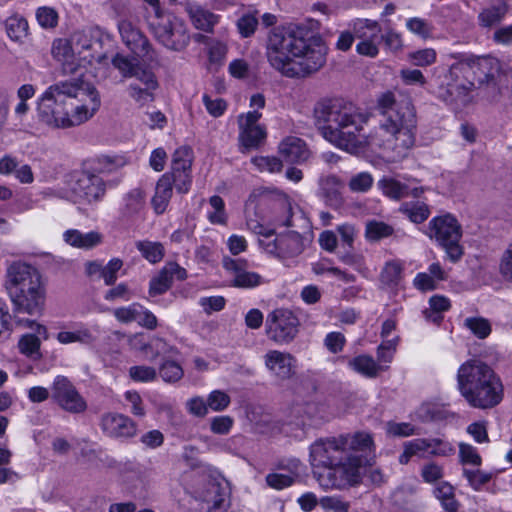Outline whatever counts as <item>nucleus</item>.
<instances>
[{"instance_id": "f257e3e1", "label": "nucleus", "mask_w": 512, "mask_h": 512, "mask_svg": "<svg viewBox=\"0 0 512 512\" xmlns=\"http://www.w3.org/2000/svg\"><path fill=\"white\" fill-rule=\"evenodd\" d=\"M376 108L383 119L368 136L363 134L367 116L341 99H322L313 108V118L321 135L336 147L355 153L367 144L404 157L415 143L416 112L409 97L385 91Z\"/></svg>"}, {"instance_id": "f03ea898", "label": "nucleus", "mask_w": 512, "mask_h": 512, "mask_svg": "<svg viewBox=\"0 0 512 512\" xmlns=\"http://www.w3.org/2000/svg\"><path fill=\"white\" fill-rule=\"evenodd\" d=\"M328 47L323 38L304 24H289L272 30L266 57L272 68L288 78H305L326 63Z\"/></svg>"}, {"instance_id": "7ed1b4c3", "label": "nucleus", "mask_w": 512, "mask_h": 512, "mask_svg": "<svg viewBox=\"0 0 512 512\" xmlns=\"http://www.w3.org/2000/svg\"><path fill=\"white\" fill-rule=\"evenodd\" d=\"M101 106L97 89L81 78L56 82L38 97V121L49 129H69L92 119Z\"/></svg>"}, {"instance_id": "20e7f679", "label": "nucleus", "mask_w": 512, "mask_h": 512, "mask_svg": "<svg viewBox=\"0 0 512 512\" xmlns=\"http://www.w3.org/2000/svg\"><path fill=\"white\" fill-rule=\"evenodd\" d=\"M457 388L461 396L476 409H491L503 399V385L494 370L485 362L471 359L457 371Z\"/></svg>"}, {"instance_id": "39448f33", "label": "nucleus", "mask_w": 512, "mask_h": 512, "mask_svg": "<svg viewBox=\"0 0 512 512\" xmlns=\"http://www.w3.org/2000/svg\"><path fill=\"white\" fill-rule=\"evenodd\" d=\"M6 288L17 312L34 315L45 303L46 290L37 268L24 262H14L7 269Z\"/></svg>"}, {"instance_id": "423d86ee", "label": "nucleus", "mask_w": 512, "mask_h": 512, "mask_svg": "<svg viewBox=\"0 0 512 512\" xmlns=\"http://www.w3.org/2000/svg\"><path fill=\"white\" fill-rule=\"evenodd\" d=\"M428 235L443 247L452 262H457L463 255L459 244L462 238V227L452 214L434 217L428 226Z\"/></svg>"}, {"instance_id": "0eeeda50", "label": "nucleus", "mask_w": 512, "mask_h": 512, "mask_svg": "<svg viewBox=\"0 0 512 512\" xmlns=\"http://www.w3.org/2000/svg\"><path fill=\"white\" fill-rule=\"evenodd\" d=\"M362 466V458H349L346 464L313 467V473L324 489H342L360 482Z\"/></svg>"}, {"instance_id": "6e6552de", "label": "nucleus", "mask_w": 512, "mask_h": 512, "mask_svg": "<svg viewBox=\"0 0 512 512\" xmlns=\"http://www.w3.org/2000/svg\"><path fill=\"white\" fill-rule=\"evenodd\" d=\"M150 28L155 39L171 51H183L190 43L186 24L171 14L151 20Z\"/></svg>"}, {"instance_id": "1a4fd4ad", "label": "nucleus", "mask_w": 512, "mask_h": 512, "mask_svg": "<svg viewBox=\"0 0 512 512\" xmlns=\"http://www.w3.org/2000/svg\"><path fill=\"white\" fill-rule=\"evenodd\" d=\"M299 326V319L292 311L275 309L267 316L266 335L278 345H287L296 338Z\"/></svg>"}, {"instance_id": "9d476101", "label": "nucleus", "mask_w": 512, "mask_h": 512, "mask_svg": "<svg viewBox=\"0 0 512 512\" xmlns=\"http://www.w3.org/2000/svg\"><path fill=\"white\" fill-rule=\"evenodd\" d=\"M342 440L338 437L320 439L310 447V461L313 467L346 464L349 458L360 456L345 453Z\"/></svg>"}, {"instance_id": "9b49d317", "label": "nucleus", "mask_w": 512, "mask_h": 512, "mask_svg": "<svg viewBox=\"0 0 512 512\" xmlns=\"http://www.w3.org/2000/svg\"><path fill=\"white\" fill-rule=\"evenodd\" d=\"M453 453V446L441 439L416 438L403 444V452L399 457V462L407 464L412 457L449 456Z\"/></svg>"}, {"instance_id": "f8f14e48", "label": "nucleus", "mask_w": 512, "mask_h": 512, "mask_svg": "<svg viewBox=\"0 0 512 512\" xmlns=\"http://www.w3.org/2000/svg\"><path fill=\"white\" fill-rule=\"evenodd\" d=\"M51 397L59 407L69 413H82L87 409L85 399L66 376L58 375L54 378Z\"/></svg>"}, {"instance_id": "ddd939ff", "label": "nucleus", "mask_w": 512, "mask_h": 512, "mask_svg": "<svg viewBox=\"0 0 512 512\" xmlns=\"http://www.w3.org/2000/svg\"><path fill=\"white\" fill-rule=\"evenodd\" d=\"M261 117L262 114L257 110L238 116L239 142L242 150L257 149L265 142L266 127L258 123Z\"/></svg>"}, {"instance_id": "4468645a", "label": "nucleus", "mask_w": 512, "mask_h": 512, "mask_svg": "<svg viewBox=\"0 0 512 512\" xmlns=\"http://www.w3.org/2000/svg\"><path fill=\"white\" fill-rule=\"evenodd\" d=\"M265 250L290 265L304 250L302 236L294 231L280 235L264 245Z\"/></svg>"}, {"instance_id": "2eb2a0df", "label": "nucleus", "mask_w": 512, "mask_h": 512, "mask_svg": "<svg viewBox=\"0 0 512 512\" xmlns=\"http://www.w3.org/2000/svg\"><path fill=\"white\" fill-rule=\"evenodd\" d=\"M119 32L123 42L134 54L150 62L157 61L158 54L149 40L131 22L121 21L119 23Z\"/></svg>"}, {"instance_id": "dca6fc26", "label": "nucleus", "mask_w": 512, "mask_h": 512, "mask_svg": "<svg viewBox=\"0 0 512 512\" xmlns=\"http://www.w3.org/2000/svg\"><path fill=\"white\" fill-rule=\"evenodd\" d=\"M105 193L104 180L95 174L83 173L73 187L75 201L83 204H95L103 199Z\"/></svg>"}, {"instance_id": "f3484780", "label": "nucleus", "mask_w": 512, "mask_h": 512, "mask_svg": "<svg viewBox=\"0 0 512 512\" xmlns=\"http://www.w3.org/2000/svg\"><path fill=\"white\" fill-rule=\"evenodd\" d=\"M100 427L104 434L112 438H130L136 435L137 426L129 417L108 412L101 416Z\"/></svg>"}, {"instance_id": "a211bd4d", "label": "nucleus", "mask_w": 512, "mask_h": 512, "mask_svg": "<svg viewBox=\"0 0 512 512\" xmlns=\"http://www.w3.org/2000/svg\"><path fill=\"white\" fill-rule=\"evenodd\" d=\"M263 361L265 368L277 379L287 380L294 374L295 358L289 352L268 350Z\"/></svg>"}, {"instance_id": "6ab92c4d", "label": "nucleus", "mask_w": 512, "mask_h": 512, "mask_svg": "<svg viewBox=\"0 0 512 512\" xmlns=\"http://www.w3.org/2000/svg\"><path fill=\"white\" fill-rule=\"evenodd\" d=\"M186 278L187 272L183 267L176 262H168L150 281L149 294L150 296L161 295L170 289L174 279L183 281Z\"/></svg>"}, {"instance_id": "aec40b11", "label": "nucleus", "mask_w": 512, "mask_h": 512, "mask_svg": "<svg viewBox=\"0 0 512 512\" xmlns=\"http://www.w3.org/2000/svg\"><path fill=\"white\" fill-rule=\"evenodd\" d=\"M280 155L291 163H303L310 157V151L306 143L294 136L284 138L278 147Z\"/></svg>"}, {"instance_id": "412c9836", "label": "nucleus", "mask_w": 512, "mask_h": 512, "mask_svg": "<svg viewBox=\"0 0 512 512\" xmlns=\"http://www.w3.org/2000/svg\"><path fill=\"white\" fill-rule=\"evenodd\" d=\"M184 10L188 14L193 26L198 30L211 32L218 22L217 15L197 3L190 1L185 2Z\"/></svg>"}, {"instance_id": "4be33fe9", "label": "nucleus", "mask_w": 512, "mask_h": 512, "mask_svg": "<svg viewBox=\"0 0 512 512\" xmlns=\"http://www.w3.org/2000/svg\"><path fill=\"white\" fill-rule=\"evenodd\" d=\"M224 267L234 273L232 285L235 287L253 288L262 282V277L258 273L245 270L239 261L226 259Z\"/></svg>"}, {"instance_id": "5701e85b", "label": "nucleus", "mask_w": 512, "mask_h": 512, "mask_svg": "<svg viewBox=\"0 0 512 512\" xmlns=\"http://www.w3.org/2000/svg\"><path fill=\"white\" fill-rule=\"evenodd\" d=\"M63 240L74 248L88 250L100 245L103 235L98 231L83 233L77 229H69L63 233Z\"/></svg>"}, {"instance_id": "b1692460", "label": "nucleus", "mask_w": 512, "mask_h": 512, "mask_svg": "<svg viewBox=\"0 0 512 512\" xmlns=\"http://www.w3.org/2000/svg\"><path fill=\"white\" fill-rule=\"evenodd\" d=\"M345 453L353 455V453H367L375 450L373 437L367 432H356L353 434L340 435Z\"/></svg>"}, {"instance_id": "393cba45", "label": "nucleus", "mask_w": 512, "mask_h": 512, "mask_svg": "<svg viewBox=\"0 0 512 512\" xmlns=\"http://www.w3.org/2000/svg\"><path fill=\"white\" fill-rule=\"evenodd\" d=\"M168 174H163L156 183L155 193L151 204L156 214H163L172 198L173 185L172 179Z\"/></svg>"}, {"instance_id": "a878e982", "label": "nucleus", "mask_w": 512, "mask_h": 512, "mask_svg": "<svg viewBox=\"0 0 512 512\" xmlns=\"http://www.w3.org/2000/svg\"><path fill=\"white\" fill-rule=\"evenodd\" d=\"M56 339L60 344L68 345L80 343L83 345H92L96 341V336L92 331L84 326H79L73 330H62L57 333Z\"/></svg>"}, {"instance_id": "bb28decb", "label": "nucleus", "mask_w": 512, "mask_h": 512, "mask_svg": "<svg viewBox=\"0 0 512 512\" xmlns=\"http://www.w3.org/2000/svg\"><path fill=\"white\" fill-rule=\"evenodd\" d=\"M139 349L146 356L151 355V359L174 356L178 354V349L175 346L170 345L165 339L161 337H152L149 342L141 343Z\"/></svg>"}, {"instance_id": "cd10ccee", "label": "nucleus", "mask_w": 512, "mask_h": 512, "mask_svg": "<svg viewBox=\"0 0 512 512\" xmlns=\"http://www.w3.org/2000/svg\"><path fill=\"white\" fill-rule=\"evenodd\" d=\"M468 62L470 70L473 73L478 72L486 80L493 78L500 70L499 60L490 55L471 57L468 59Z\"/></svg>"}, {"instance_id": "c85d7f7f", "label": "nucleus", "mask_w": 512, "mask_h": 512, "mask_svg": "<svg viewBox=\"0 0 512 512\" xmlns=\"http://www.w3.org/2000/svg\"><path fill=\"white\" fill-rule=\"evenodd\" d=\"M320 191L330 205L342 203L341 190L343 182L335 175H327L319 180Z\"/></svg>"}, {"instance_id": "c756f323", "label": "nucleus", "mask_w": 512, "mask_h": 512, "mask_svg": "<svg viewBox=\"0 0 512 512\" xmlns=\"http://www.w3.org/2000/svg\"><path fill=\"white\" fill-rule=\"evenodd\" d=\"M507 13L508 6L504 2L483 8L478 14L479 25L484 28H490L500 23Z\"/></svg>"}, {"instance_id": "7c9ffc66", "label": "nucleus", "mask_w": 512, "mask_h": 512, "mask_svg": "<svg viewBox=\"0 0 512 512\" xmlns=\"http://www.w3.org/2000/svg\"><path fill=\"white\" fill-rule=\"evenodd\" d=\"M18 351L33 361H39L43 355L41 352V340L38 336L32 333L22 335L17 343Z\"/></svg>"}, {"instance_id": "2f4dec72", "label": "nucleus", "mask_w": 512, "mask_h": 512, "mask_svg": "<svg viewBox=\"0 0 512 512\" xmlns=\"http://www.w3.org/2000/svg\"><path fill=\"white\" fill-rule=\"evenodd\" d=\"M8 37L15 42H22L29 34V24L25 17L14 14L5 21Z\"/></svg>"}, {"instance_id": "473e14b6", "label": "nucleus", "mask_w": 512, "mask_h": 512, "mask_svg": "<svg viewBox=\"0 0 512 512\" xmlns=\"http://www.w3.org/2000/svg\"><path fill=\"white\" fill-rule=\"evenodd\" d=\"M146 203V193L140 188L131 189L124 197L123 214L125 216H133L140 213Z\"/></svg>"}, {"instance_id": "72a5a7b5", "label": "nucleus", "mask_w": 512, "mask_h": 512, "mask_svg": "<svg viewBox=\"0 0 512 512\" xmlns=\"http://www.w3.org/2000/svg\"><path fill=\"white\" fill-rule=\"evenodd\" d=\"M349 367L368 378L376 377L382 369V367L368 355H359L351 359L349 361Z\"/></svg>"}, {"instance_id": "f704fd0d", "label": "nucleus", "mask_w": 512, "mask_h": 512, "mask_svg": "<svg viewBox=\"0 0 512 512\" xmlns=\"http://www.w3.org/2000/svg\"><path fill=\"white\" fill-rule=\"evenodd\" d=\"M135 245L141 255L152 264L162 261L165 256L164 246L160 242L143 240L137 241Z\"/></svg>"}, {"instance_id": "c9c22d12", "label": "nucleus", "mask_w": 512, "mask_h": 512, "mask_svg": "<svg viewBox=\"0 0 512 512\" xmlns=\"http://www.w3.org/2000/svg\"><path fill=\"white\" fill-rule=\"evenodd\" d=\"M470 66L468 59L464 61H459L457 63H454L451 65L447 78L450 79L451 82L448 83V85L453 88V86H459L463 88L464 90H469L474 84L471 81L467 82H460L458 84V81L460 78H465L466 74L470 72Z\"/></svg>"}, {"instance_id": "e433bc0d", "label": "nucleus", "mask_w": 512, "mask_h": 512, "mask_svg": "<svg viewBox=\"0 0 512 512\" xmlns=\"http://www.w3.org/2000/svg\"><path fill=\"white\" fill-rule=\"evenodd\" d=\"M381 27L376 21L363 19L357 20L353 24V35L360 41L367 40L369 38H379Z\"/></svg>"}, {"instance_id": "4c0bfd02", "label": "nucleus", "mask_w": 512, "mask_h": 512, "mask_svg": "<svg viewBox=\"0 0 512 512\" xmlns=\"http://www.w3.org/2000/svg\"><path fill=\"white\" fill-rule=\"evenodd\" d=\"M193 162V151L190 147L182 146L176 149L172 155L171 171H190Z\"/></svg>"}, {"instance_id": "58836bf2", "label": "nucleus", "mask_w": 512, "mask_h": 512, "mask_svg": "<svg viewBox=\"0 0 512 512\" xmlns=\"http://www.w3.org/2000/svg\"><path fill=\"white\" fill-rule=\"evenodd\" d=\"M383 193L395 200L409 196V186L393 178H384L379 182Z\"/></svg>"}, {"instance_id": "ea45409f", "label": "nucleus", "mask_w": 512, "mask_h": 512, "mask_svg": "<svg viewBox=\"0 0 512 512\" xmlns=\"http://www.w3.org/2000/svg\"><path fill=\"white\" fill-rule=\"evenodd\" d=\"M394 229L392 226L382 221L370 220L366 223L365 237L368 241L376 242L382 238L392 235Z\"/></svg>"}, {"instance_id": "a19ab883", "label": "nucleus", "mask_w": 512, "mask_h": 512, "mask_svg": "<svg viewBox=\"0 0 512 512\" xmlns=\"http://www.w3.org/2000/svg\"><path fill=\"white\" fill-rule=\"evenodd\" d=\"M436 497L441 501L447 512H457L458 502L455 500L454 488L448 482L440 483L435 489Z\"/></svg>"}, {"instance_id": "79ce46f5", "label": "nucleus", "mask_w": 512, "mask_h": 512, "mask_svg": "<svg viewBox=\"0 0 512 512\" xmlns=\"http://www.w3.org/2000/svg\"><path fill=\"white\" fill-rule=\"evenodd\" d=\"M198 496L203 502L211 505L214 509L220 508L224 502L221 487L215 482H209L205 488L199 492Z\"/></svg>"}, {"instance_id": "37998d69", "label": "nucleus", "mask_w": 512, "mask_h": 512, "mask_svg": "<svg viewBox=\"0 0 512 512\" xmlns=\"http://www.w3.org/2000/svg\"><path fill=\"white\" fill-rule=\"evenodd\" d=\"M403 265L397 260L389 261L385 264L380 279L388 286H396L402 279Z\"/></svg>"}, {"instance_id": "c03bdc74", "label": "nucleus", "mask_w": 512, "mask_h": 512, "mask_svg": "<svg viewBox=\"0 0 512 512\" xmlns=\"http://www.w3.org/2000/svg\"><path fill=\"white\" fill-rule=\"evenodd\" d=\"M158 87L143 86L138 83H131L128 87L129 96L140 106L154 101V92Z\"/></svg>"}, {"instance_id": "a18cd8bd", "label": "nucleus", "mask_w": 512, "mask_h": 512, "mask_svg": "<svg viewBox=\"0 0 512 512\" xmlns=\"http://www.w3.org/2000/svg\"><path fill=\"white\" fill-rule=\"evenodd\" d=\"M406 28L422 39L432 38L434 26L431 22L420 17H412L406 21Z\"/></svg>"}, {"instance_id": "49530a36", "label": "nucleus", "mask_w": 512, "mask_h": 512, "mask_svg": "<svg viewBox=\"0 0 512 512\" xmlns=\"http://www.w3.org/2000/svg\"><path fill=\"white\" fill-rule=\"evenodd\" d=\"M400 211L403 212L412 222L422 223L430 214V210L425 203H405L401 206Z\"/></svg>"}, {"instance_id": "de8ad7c7", "label": "nucleus", "mask_w": 512, "mask_h": 512, "mask_svg": "<svg viewBox=\"0 0 512 512\" xmlns=\"http://www.w3.org/2000/svg\"><path fill=\"white\" fill-rule=\"evenodd\" d=\"M36 20L44 29H54L58 26L59 14L57 10L49 6H41L36 10Z\"/></svg>"}, {"instance_id": "09e8293b", "label": "nucleus", "mask_w": 512, "mask_h": 512, "mask_svg": "<svg viewBox=\"0 0 512 512\" xmlns=\"http://www.w3.org/2000/svg\"><path fill=\"white\" fill-rule=\"evenodd\" d=\"M463 475L474 490H480L490 482L492 474L479 468H463Z\"/></svg>"}, {"instance_id": "8fccbe9b", "label": "nucleus", "mask_w": 512, "mask_h": 512, "mask_svg": "<svg viewBox=\"0 0 512 512\" xmlns=\"http://www.w3.org/2000/svg\"><path fill=\"white\" fill-rule=\"evenodd\" d=\"M464 326L479 339H485L491 333L490 322L482 317H470L464 321Z\"/></svg>"}, {"instance_id": "3c124183", "label": "nucleus", "mask_w": 512, "mask_h": 512, "mask_svg": "<svg viewBox=\"0 0 512 512\" xmlns=\"http://www.w3.org/2000/svg\"><path fill=\"white\" fill-rule=\"evenodd\" d=\"M251 162L261 172L277 173L283 168L282 161L275 156H256L251 159Z\"/></svg>"}, {"instance_id": "603ef678", "label": "nucleus", "mask_w": 512, "mask_h": 512, "mask_svg": "<svg viewBox=\"0 0 512 512\" xmlns=\"http://www.w3.org/2000/svg\"><path fill=\"white\" fill-rule=\"evenodd\" d=\"M209 203L214 210L208 214L209 221L212 224H226L227 215L225 212V204L223 199L218 195H214L209 199Z\"/></svg>"}, {"instance_id": "864d4df0", "label": "nucleus", "mask_w": 512, "mask_h": 512, "mask_svg": "<svg viewBox=\"0 0 512 512\" xmlns=\"http://www.w3.org/2000/svg\"><path fill=\"white\" fill-rule=\"evenodd\" d=\"M159 373L165 382H177L184 374L180 364L175 361H164L160 368Z\"/></svg>"}, {"instance_id": "5fc2aeb1", "label": "nucleus", "mask_w": 512, "mask_h": 512, "mask_svg": "<svg viewBox=\"0 0 512 512\" xmlns=\"http://www.w3.org/2000/svg\"><path fill=\"white\" fill-rule=\"evenodd\" d=\"M459 459L463 465H471L473 467H479L482 463V458L477 449L466 443H460L459 445Z\"/></svg>"}, {"instance_id": "6e6d98bb", "label": "nucleus", "mask_w": 512, "mask_h": 512, "mask_svg": "<svg viewBox=\"0 0 512 512\" xmlns=\"http://www.w3.org/2000/svg\"><path fill=\"white\" fill-rule=\"evenodd\" d=\"M113 314L122 323L137 321L141 316V305L139 303H132L126 307L116 308Z\"/></svg>"}, {"instance_id": "4d7b16f0", "label": "nucleus", "mask_w": 512, "mask_h": 512, "mask_svg": "<svg viewBox=\"0 0 512 512\" xmlns=\"http://www.w3.org/2000/svg\"><path fill=\"white\" fill-rule=\"evenodd\" d=\"M429 303L431 311H425V315L433 322H439L442 319L440 313L450 308L449 300L443 296H433Z\"/></svg>"}, {"instance_id": "13d9d810", "label": "nucleus", "mask_w": 512, "mask_h": 512, "mask_svg": "<svg viewBox=\"0 0 512 512\" xmlns=\"http://www.w3.org/2000/svg\"><path fill=\"white\" fill-rule=\"evenodd\" d=\"M208 406L214 412L224 411L231 403L230 396L222 390H214L207 396Z\"/></svg>"}, {"instance_id": "bf43d9fd", "label": "nucleus", "mask_w": 512, "mask_h": 512, "mask_svg": "<svg viewBox=\"0 0 512 512\" xmlns=\"http://www.w3.org/2000/svg\"><path fill=\"white\" fill-rule=\"evenodd\" d=\"M498 271L504 280L512 283V241L501 254Z\"/></svg>"}, {"instance_id": "052dcab7", "label": "nucleus", "mask_w": 512, "mask_h": 512, "mask_svg": "<svg viewBox=\"0 0 512 512\" xmlns=\"http://www.w3.org/2000/svg\"><path fill=\"white\" fill-rule=\"evenodd\" d=\"M436 51L433 48H425L408 55L409 60L416 66H429L436 61Z\"/></svg>"}, {"instance_id": "680f3d73", "label": "nucleus", "mask_w": 512, "mask_h": 512, "mask_svg": "<svg viewBox=\"0 0 512 512\" xmlns=\"http://www.w3.org/2000/svg\"><path fill=\"white\" fill-rule=\"evenodd\" d=\"M373 185V177L368 172H361L354 175L349 181V188L352 192H367Z\"/></svg>"}, {"instance_id": "e2e57ef3", "label": "nucleus", "mask_w": 512, "mask_h": 512, "mask_svg": "<svg viewBox=\"0 0 512 512\" xmlns=\"http://www.w3.org/2000/svg\"><path fill=\"white\" fill-rule=\"evenodd\" d=\"M295 479V475L282 473H269L265 478L267 485L276 490L292 486Z\"/></svg>"}, {"instance_id": "0e129e2a", "label": "nucleus", "mask_w": 512, "mask_h": 512, "mask_svg": "<svg viewBox=\"0 0 512 512\" xmlns=\"http://www.w3.org/2000/svg\"><path fill=\"white\" fill-rule=\"evenodd\" d=\"M178 193L186 194L190 190L192 184V175L190 171L168 172Z\"/></svg>"}, {"instance_id": "69168bd1", "label": "nucleus", "mask_w": 512, "mask_h": 512, "mask_svg": "<svg viewBox=\"0 0 512 512\" xmlns=\"http://www.w3.org/2000/svg\"><path fill=\"white\" fill-rule=\"evenodd\" d=\"M123 261L119 258L111 259L106 266H103L101 278L106 285H113L117 280V272L122 268Z\"/></svg>"}, {"instance_id": "338daca9", "label": "nucleus", "mask_w": 512, "mask_h": 512, "mask_svg": "<svg viewBox=\"0 0 512 512\" xmlns=\"http://www.w3.org/2000/svg\"><path fill=\"white\" fill-rule=\"evenodd\" d=\"M129 375L134 381L150 382L156 379L157 373L153 367L141 365L132 366Z\"/></svg>"}, {"instance_id": "774afa93", "label": "nucleus", "mask_w": 512, "mask_h": 512, "mask_svg": "<svg viewBox=\"0 0 512 512\" xmlns=\"http://www.w3.org/2000/svg\"><path fill=\"white\" fill-rule=\"evenodd\" d=\"M257 25H258V19L252 13L244 14L237 21V27H238L239 33L243 37L251 36L255 32Z\"/></svg>"}]
</instances>
